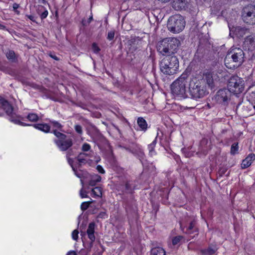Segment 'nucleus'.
Wrapping results in <instances>:
<instances>
[{
	"instance_id": "1",
	"label": "nucleus",
	"mask_w": 255,
	"mask_h": 255,
	"mask_svg": "<svg viewBox=\"0 0 255 255\" xmlns=\"http://www.w3.org/2000/svg\"><path fill=\"white\" fill-rule=\"evenodd\" d=\"M215 86L213 74L210 72L204 73L200 78H193L189 83V92L191 97L195 100L208 94L207 87L211 89Z\"/></svg>"
},
{
	"instance_id": "2",
	"label": "nucleus",
	"mask_w": 255,
	"mask_h": 255,
	"mask_svg": "<svg viewBox=\"0 0 255 255\" xmlns=\"http://www.w3.org/2000/svg\"><path fill=\"white\" fill-rule=\"evenodd\" d=\"M180 44V41L174 37H168L159 41L156 44L157 51L162 55L174 56Z\"/></svg>"
},
{
	"instance_id": "3",
	"label": "nucleus",
	"mask_w": 255,
	"mask_h": 255,
	"mask_svg": "<svg viewBox=\"0 0 255 255\" xmlns=\"http://www.w3.org/2000/svg\"><path fill=\"white\" fill-rule=\"evenodd\" d=\"M244 61V52L240 48H231L224 58V64L229 69L235 68L241 65Z\"/></svg>"
},
{
	"instance_id": "4",
	"label": "nucleus",
	"mask_w": 255,
	"mask_h": 255,
	"mask_svg": "<svg viewBox=\"0 0 255 255\" xmlns=\"http://www.w3.org/2000/svg\"><path fill=\"white\" fill-rule=\"evenodd\" d=\"M159 67L160 71L164 75H173L179 68L178 59L175 55H167L160 61Z\"/></svg>"
},
{
	"instance_id": "5",
	"label": "nucleus",
	"mask_w": 255,
	"mask_h": 255,
	"mask_svg": "<svg viewBox=\"0 0 255 255\" xmlns=\"http://www.w3.org/2000/svg\"><path fill=\"white\" fill-rule=\"evenodd\" d=\"M188 75L183 73L171 85L172 93L179 97L186 98L188 97L186 85L188 83Z\"/></svg>"
},
{
	"instance_id": "6",
	"label": "nucleus",
	"mask_w": 255,
	"mask_h": 255,
	"mask_svg": "<svg viewBox=\"0 0 255 255\" xmlns=\"http://www.w3.org/2000/svg\"><path fill=\"white\" fill-rule=\"evenodd\" d=\"M167 26L170 31L173 33H179L184 28L185 21L181 15H174L169 18Z\"/></svg>"
},
{
	"instance_id": "7",
	"label": "nucleus",
	"mask_w": 255,
	"mask_h": 255,
	"mask_svg": "<svg viewBox=\"0 0 255 255\" xmlns=\"http://www.w3.org/2000/svg\"><path fill=\"white\" fill-rule=\"evenodd\" d=\"M227 88L234 95L240 94L244 91V81L238 76H232L228 80Z\"/></svg>"
},
{
	"instance_id": "8",
	"label": "nucleus",
	"mask_w": 255,
	"mask_h": 255,
	"mask_svg": "<svg viewBox=\"0 0 255 255\" xmlns=\"http://www.w3.org/2000/svg\"><path fill=\"white\" fill-rule=\"evenodd\" d=\"M53 132L57 137L54 141L61 150L66 151L72 146L73 141L71 138L57 130H54Z\"/></svg>"
},
{
	"instance_id": "9",
	"label": "nucleus",
	"mask_w": 255,
	"mask_h": 255,
	"mask_svg": "<svg viewBox=\"0 0 255 255\" xmlns=\"http://www.w3.org/2000/svg\"><path fill=\"white\" fill-rule=\"evenodd\" d=\"M242 19L247 24H255V5L250 4L245 6L242 11Z\"/></svg>"
},
{
	"instance_id": "10",
	"label": "nucleus",
	"mask_w": 255,
	"mask_h": 255,
	"mask_svg": "<svg viewBox=\"0 0 255 255\" xmlns=\"http://www.w3.org/2000/svg\"><path fill=\"white\" fill-rule=\"evenodd\" d=\"M186 225L185 227L186 228L185 233L188 234H195L192 236V238L195 237L196 235H198V229L196 226V221L194 217H189L186 220Z\"/></svg>"
},
{
	"instance_id": "11",
	"label": "nucleus",
	"mask_w": 255,
	"mask_h": 255,
	"mask_svg": "<svg viewBox=\"0 0 255 255\" xmlns=\"http://www.w3.org/2000/svg\"><path fill=\"white\" fill-rule=\"evenodd\" d=\"M230 29V36L232 37H234V35H232V32L233 34L235 35L237 37L240 38L243 37L245 35L250 33L249 29L245 27L237 26L235 28L233 27L231 28L229 26Z\"/></svg>"
},
{
	"instance_id": "12",
	"label": "nucleus",
	"mask_w": 255,
	"mask_h": 255,
	"mask_svg": "<svg viewBox=\"0 0 255 255\" xmlns=\"http://www.w3.org/2000/svg\"><path fill=\"white\" fill-rule=\"evenodd\" d=\"M211 149V141H209L207 138H203L200 142L198 153H200L205 155Z\"/></svg>"
},
{
	"instance_id": "13",
	"label": "nucleus",
	"mask_w": 255,
	"mask_h": 255,
	"mask_svg": "<svg viewBox=\"0 0 255 255\" xmlns=\"http://www.w3.org/2000/svg\"><path fill=\"white\" fill-rule=\"evenodd\" d=\"M126 150L131 152L140 158H143L144 155L143 152L140 147L136 144L132 143L129 147H124Z\"/></svg>"
},
{
	"instance_id": "14",
	"label": "nucleus",
	"mask_w": 255,
	"mask_h": 255,
	"mask_svg": "<svg viewBox=\"0 0 255 255\" xmlns=\"http://www.w3.org/2000/svg\"><path fill=\"white\" fill-rule=\"evenodd\" d=\"M255 38L252 35L248 36L244 41L243 48L245 50L249 51H254L255 50Z\"/></svg>"
},
{
	"instance_id": "15",
	"label": "nucleus",
	"mask_w": 255,
	"mask_h": 255,
	"mask_svg": "<svg viewBox=\"0 0 255 255\" xmlns=\"http://www.w3.org/2000/svg\"><path fill=\"white\" fill-rule=\"evenodd\" d=\"M188 3V0H173L172 4L173 8L176 10L184 9Z\"/></svg>"
},
{
	"instance_id": "16",
	"label": "nucleus",
	"mask_w": 255,
	"mask_h": 255,
	"mask_svg": "<svg viewBox=\"0 0 255 255\" xmlns=\"http://www.w3.org/2000/svg\"><path fill=\"white\" fill-rule=\"evenodd\" d=\"M95 226V223L94 222H91L89 224L88 228L87 230L88 238L91 241V246H92L93 243L95 240V236L94 235Z\"/></svg>"
},
{
	"instance_id": "17",
	"label": "nucleus",
	"mask_w": 255,
	"mask_h": 255,
	"mask_svg": "<svg viewBox=\"0 0 255 255\" xmlns=\"http://www.w3.org/2000/svg\"><path fill=\"white\" fill-rule=\"evenodd\" d=\"M217 251V248L214 246H209L207 248L201 249L199 254L201 255H213Z\"/></svg>"
},
{
	"instance_id": "18",
	"label": "nucleus",
	"mask_w": 255,
	"mask_h": 255,
	"mask_svg": "<svg viewBox=\"0 0 255 255\" xmlns=\"http://www.w3.org/2000/svg\"><path fill=\"white\" fill-rule=\"evenodd\" d=\"M255 159V154L254 153H250L245 159L242 161L241 167L242 168H246L249 167L252 161Z\"/></svg>"
},
{
	"instance_id": "19",
	"label": "nucleus",
	"mask_w": 255,
	"mask_h": 255,
	"mask_svg": "<svg viewBox=\"0 0 255 255\" xmlns=\"http://www.w3.org/2000/svg\"><path fill=\"white\" fill-rule=\"evenodd\" d=\"M1 107L8 115H10L13 112V107L7 100H2L1 102Z\"/></svg>"
},
{
	"instance_id": "20",
	"label": "nucleus",
	"mask_w": 255,
	"mask_h": 255,
	"mask_svg": "<svg viewBox=\"0 0 255 255\" xmlns=\"http://www.w3.org/2000/svg\"><path fill=\"white\" fill-rule=\"evenodd\" d=\"M141 42L138 38L131 39L128 41L129 45L130 46L129 49L132 51H135L139 48Z\"/></svg>"
},
{
	"instance_id": "21",
	"label": "nucleus",
	"mask_w": 255,
	"mask_h": 255,
	"mask_svg": "<svg viewBox=\"0 0 255 255\" xmlns=\"http://www.w3.org/2000/svg\"><path fill=\"white\" fill-rule=\"evenodd\" d=\"M151 255H165V250L161 247L152 248L150 251Z\"/></svg>"
},
{
	"instance_id": "22",
	"label": "nucleus",
	"mask_w": 255,
	"mask_h": 255,
	"mask_svg": "<svg viewBox=\"0 0 255 255\" xmlns=\"http://www.w3.org/2000/svg\"><path fill=\"white\" fill-rule=\"evenodd\" d=\"M37 12L38 14L40 15L41 19L45 18L48 13V11L46 10L43 6L41 5H38Z\"/></svg>"
},
{
	"instance_id": "23",
	"label": "nucleus",
	"mask_w": 255,
	"mask_h": 255,
	"mask_svg": "<svg viewBox=\"0 0 255 255\" xmlns=\"http://www.w3.org/2000/svg\"><path fill=\"white\" fill-rule=\"evenodd\" d=\"M137 124L140 128L145 131L147 128V124L146 121L141 117H139L137 119Z\"/></svg>"
},
{
	"instance_id": "24",
	"label": "nucleus",
	"mask_w": 255,
	"mask_h": 255,
	"mask_svg": "<svg viewBox=\"0 0 255 255\" xmlns=\"http://www.w3.org/2000/svg\"><path fill=\"white\" fill-rule=\"evenodd\" d=\"M34 127L39 130H41L45 132H48L50 130V127L47 124H35Z\"/></svg>"
},
{
	"instance_id": "25",
	"label": "nucleus",
	"mask_w": 255,
	"mask_h": 255,
	"mask_svg": "<svg viewBox=\"0 0 255 255\" xmlns=\"http://www.w3.org/2000/svg\"><path fill=\"white\" fill-rule=\"evenodd\" d=\"M101 177L98 174L93 176L89 182V185L91 186H94L96 185L97 183L101 181Z\"/></svg>"
},
{
	"instance_id": "26",
	"label": "nucleus",
	"mask_w": 255,
	"mask_h": 255,
	"mask_svg": "<svg viewBox=\"0 0 255 255\" xmlns=\"http://www.w3.org/2000/svg\"><path fill=\"white\" fill-rule=\"evenodd\" d=\"M87 156V154L84 153H80L77 157V159L79 162V166H81V164L85 163L86 159V157Z\"/></svg>"
},
{
	"instance_id": "27",
	"label": "nucleus",
	"mask_w": 255,
	"mask_h": 255,
	"mask_svg": "<svg viewBox=\"0 0 255 255\" xmlns=\"http://www.w3.org/2000/svg\"><path fill=\"white\" fill-rule=\"evenodd\" d=\"M92 194L94 196L101 197L102 196V188L100 187H96L92 190Z\"/></svg>"
},
{
	"instance_id": "28",
	"label": "nucleus",
	"mask_w": 255,
	"mask_h": 255,
	"mask_svg": "<svg viewBox=\"0 0 255 255\" xmlns=\"http://www.w3.org/2000/svg\"><path fill=\"white\" fill-rule=\"evenodd\" d=\"M223 91L222 89L219 90L217 94L215 96V100L220 103H222L223 101V96L222 95Z\"/></svg>"
},
{
	"instance_id": "29",
	"label": "nucleus",
	"mask_w": 255,
	"mask_h": 255,
	"mask_svg": "<svg viewBox=\"0 0 255 255\" xmlns=\"http://www.w3.org/2000/svg\"><path fill=\"white\" fill-rule=\"evenodd\" d=\"M239 149L238 143L234 142L231 146L230 153L232 155H235L238 153Z\"/></svg>"
},
{
	"instance_id": "30",
	"label": "nucleus",
	"mask_w": 255,
	"mask_h": 255,
	"mask_svg": "<svg viewBox=\"0 0 255 255\" xmlns=\"http://www.w3.org/2000/svg\"><path fill=\"white\" fill-rule=\"evenodd\" d=\"M6 57L8 60L14 61L15 59V53L13 50H9L6 53Z\"/></svg>"
},
{
	"instance_id": "31",
	"label": "nucleus",
	"mask_w": 255,
	"mask_h": 255,
	"mask_svg": "<svg viewBox=\"0 0 255 255\" xmlns=\"http://www.w3.org/2000/svg\"><path fill=\"white\" fill-rule=\"evenodd\" d=\"M93 202V201L91 199V201L89 202H85L82 203L81 205V209L83 211L86 210L90 205Z\"/></svg>"
},
{
	"instance_id": "32",
	"label": "nucleus",
	"mask_w": 255,
	"mask_h": 255,
	"mask_svg": "<svg viewBox=\"0 0 255 255\" xmlns=\"http://www.w3.org/2000/svg\"><path fill=\"white\" fill-rule=\"evenodd\" d=\"M27 118L31 122H35L38 121V117L35 114H29L28 115Z\"/></svg>"
},
{
	"instance_id": "33",
	"label": "nucleus",
	"mask_w": 255,
	"mask_h": 255,
	"mask_svg": "<svg viewBox=\"0 0 255 255\" xmlns=\"http://www.w3.org/2000/svg\"><path fill=\"white\" fill-rule=\"evenodd\" d=\"M183 239V237L181 236H178L174 237L172 240V244L173 245H177L180 241Z\"/></svg>"
},
{
	"instance_id": "34",
	"label": "nucleus",
	"mask_w": 255,
	"mask_h": 255,
	"mask_svg": "<svg viewBox=\"0 0 255 255\" xmlns=\"http://www.w3.org/2000/svg\"><path fill=\"white\" fill-rule=\"evenodd\" d=\"M92 48L94 52L95 53H98L101 50L100 48L96 43H93L92 44Z\"/></svg>"
},
{
	"instance_id": "35",
	"label": "nucleus",
	"mask_w": 255,
	"mask_h": 255,
	"mask_svg": "<svg viewBox=\"0 0 255 255\" xmlns=\"http://www.w3.org/2000/svg\"><path fill=\"white\" fill-rule=\"evenodd\" d=\"M115 36V31L111 30L108 33L107 39L109 40H112L114 39Z\"/></svg>"
},
{
	"instance_id": "36",
	"label": "nucleus",
	"mask_w": 255,
	"mask_h": 255,
	"mask_svg": "<svg viewBox=\"0 0 255 255\" xmlns=\"http://www.w3.org/2000/svg\"><path fill=\"white\" fill-rule=\"evenodd\" d=\"M79 231L77 230H74L72 233V236L73 240L77 241L78 239Z\"/></svg>"
},
{
	"instance_id": "37",
	"label": "nucleus",
	"mask_w": 255,
	"mask_h": 255,
	"mask_svg": "<svg viewBox=\"0 0 255 255\" xmlns=\"http://www.w3.org/2000/svg\"><path fill=\"white\" fill-rule=\"evenodd\" d=\"M51 123L53 125V127L55 128H58L60 129H61L62 128V126L58 122L51 121Z\"/></svg>"
},
{
	"instance_id": "38",
	"label": "nucleus",
	"mask_w": 255,
	"mask_h": 255,
	"mask_svg": "<svg viewBox=\"0 0 255 255\" xmlns=\"http://www.w3.org/2000/svg\"><path fill=\"white\" fill-rule=\"evenodd\" d=\"M80 196L81 198H88L89 196L87 195V192L86 191L84 190L82 188L80 192Z\"/></svg>"
},
{
	"instance_id": "39",
	"label": "nucleus",
	"mask_w": 255,
	"mask_h": 255,
	"mask_svg": "<svg viewBox=\"0 0 255 255\" xmlns=\"http://www.w3.org/2000/svg\"><path fill=\"white\" fill-rule=\"evenodd\" d=\"M126 189L128 192H131L132 191L131 185L130 184L129 181H127L125 185Z\"/></svg>"
},
{
	"instance_id": "40",
	"label": "nucleus",
	"mask_w": 255,
	"mask_h": 255,
	"mask_svg": "<svg viewBox=\"0 0 255 255\" xmlns=\"http://www.w3.org/2000/svg\"><path fill=\"white\" fill-rule=\"evenodd\" d=\"M90 145L88 143H84L82 146V150L84 151H87L90 149Z\"/></svg>"
},
{
	"instance_id": "41",
	"label": "nucleus",
	"mask_w": 255,
	"mask_h": 255,
	"mask_svg": "<svg viewBox=\"0 0 255 255\" xmlns=\"http://www.w3.org/2000/svg\"><path fill=\"white\" fill-rule=\"evenodd\" d=\"M156 141H153L151 144L148 145V149L149 150V152L151 153L153 151Z\"/></svg>"
},
{
	"instance_id": "42",
	"label": "nucleus",
	"mask_w": 255,
	"mask_h": 255,
	"mask_svg": "<svg viewBox=\"0 0 255 255\" xmlns=\"http://www.w3.org/2000/svg\"><path fill=\"white\" fill-rule=\"evenodd\" d=\"M76 131L79 134H81L82 132V127L80 125H76L75 127Z\"/></svg>"
},
{
	"instance_id": "43",
	"label": "nucleus",
	"mask_w": 255,
	"mask_h": 255,
	"mask_svg": "<svg viewBox=\"0 0 255 255\" xmlns=\"http://www.w3.org/2000/svg\"><path fill=\"white\" fill-rule=\"evenodd\" d=\"M72 169L73 170V171H74L75 172V175L79 178H82V173H79L76 169V168L74 167V166H72Z\"/></svg>"
},
{
	"instance_id": "44",
	"label": "nucleus",
	"mask_w": 255,
	"mask_h": 255,
	"mask_svg": "<svg viewBox=\"0 0 255 255\" xmlns=\"http://www.w3.org/2000/svg\"><path fill=\"white\" fill-rule=\"evenodd\" d=\"M97 169L101 173L104 174L105 172L103 168L102 167V166H101L100 165H99L97 166Z\"/></svg>"
},
{
	"instance_id": "45",
	"label": "nucleus",
	"mask_w": 255,
	"mask_h": 255,
	"mask_svg": "<svg viewBox=\"0 0 255 255\" xmlns=\"http://www.w3.org/2000/svg\"><path fill=\"white\" fill-rule=\"evenodd\" d=\"M26 16L33 22H36L34 16L32 15H26Z\"/></svg>"
},
{
	"instance_id": "46",
	"label": "nucleus",
	"mask_w": 255,
	"mask_h": 255,
	"mask_svg": "<svg viewBox=\"0 0 255 255\" xmlns=\"http://www.w3.org/2000/svg\"><path fill=\"white\" fill-rule=\"evenodd\" d=\"M14 123H16V124H18L20 125H22V126H28L29 125H27V124H26L22 122H20V121L19 120H15L14 121Z\"/></svg>"
},
{
	"instance_id": "47",
	"label": "nucleus",
	"mask_w": 255,
	"mask_h": 255,
	"mask_svg": "<svg viewBox=\"0 0 255 255\" xmlns=\"http://www.w3.org/2000/svg\"><path fill=\"white\" fill-rule=\"evenodd\" d=\"M67 159H68V163H69V164L72 167V166H73V162H74L72 158H70V157H67Z\"/></svg>"
},
{
	"instance_id": "48",
	"label": "nucleus",
	"mask_w": 255,
	"mask_h": 255,
	"mask_svg": "<svg viewBox=\"0 0 255 255\" xmlns=\"http://www.w3.org/2000/svg\"><path fill=\"white\" fill-rule=\"evenodd\" d=\"M73 151L71 150H70L67 151V157H69L70 156H71L73 154Z\"/></svg>"
},
{
	"instance_id": "49",
	"label": "nucleus",
	"mask_w": 255,
	"mask_h": 255,
	"mask_svg": "<svg viewBox=\"0 0 255 255\" xmlns=\"http://www.w3.org/2000/svg\"><path fill=\"white\" fill-rule=\"evenodd\" d=\"M12 7L14 10H16L19 7V4H17L16 3H14L13 4Z\"/></svg>"
},
{
	"instance_id": "50",
	"label": "nucleus",
	"mask_w": 255,
	"mask_h": 255,
	"mask_svg": "<svg viewBox=\"0 0 255 255\" xmlns=\"http://www.w3.org/2000/svg\"><path fill=\"white\" fill-rule=\"evenodd\" d=\"M223 172V171H219V175H218V178H217V180L218 181H219L220 180V179L222 178V174Z\"/></svg>"
},
{
	"instance_id": "51",
	"label": "nucleus",
	"mask_w": 255,
	"mask_h": 255,
	"mask_svg": "<svg viewBox=\"0 0 255 255\" xmlns=\"http://www.w3.org/2000/svg\"><path fill=\"white\" fill-rule=\"evenodd\" d=\"M67 255H77L76 253L74 251H70L68 253Z\"/></svg>"
},
{
	"instance_id": "52",
	"label": "nucleus",
	"mask_w": 255,
	"mask_h": 255,
	"mask_svg": "<svg viewBox=\"0 0 255 255\" xmlns=\"http://www.w3.org/2000/svg\"><path fill=\"white\" fill-rule=\"evenodd\" d=\"M50 56H51V57H52L54 59H55L56 60H59V59L57 58V57L56 56H55V55H50Z\"/></svg>"
},
{
	"instance_id": "53",
	"label": "nucleus",
	"mask_w": 255,
	"mask_h": 255,
	"mask_svg": "<svg viewBox=\"0 0 255 255\" xmlns=\"http://www.w3.org/2000/svg\"><path fill=\"white\" fill-rule=\"evenodd\" d=\"M92 20H93V17H92V16H91L88 19V24H89Z\"/></svg>"
},
{
	"instance_id": "54",
	"label": "nucleus",
	"mask_w": 255,
	"mask_h": 255,
	"mask_svg": "<svg viewBox=\"0 0 255 255\" xmlns=\"http://www.w3.org/2000/svg\"><path fill=\"white\" fill-rule=\"evenodd\" d=\"M0 28L1 29H4L5 28V26L4 25L0 24Z\"/></svg>"
},
{
	"instance_id": "55",
	"label": "nucleus",
	"mask_w": 255,
	"mask_h": 255,
	"mask_svg": "<svg viewBox=\"0 0 255 255\" xmlns=\"http://www.w3.org/2000/svg\"><path fill=\"white\" fill-rule=\"evenodd\" d=\"M159 1H160L161 2H166L168 1L169 0H158Z\"/></svg>"
},
{
	"instance_id": "56",
	"label": "nucleus",
	"mask_w": 255,
	"mask_h": 255,
	"mask_svg": "<svg viewBox=\"0 0 255 255\" xmlns=\"http://www.w3.org/2000/svg\"><path fill=\"white\" fill-rule=\"evenodd\" d=\"M227 100V97H225L224 96V102Z\"/></svg>"
},
{
	"instance_id": "57",
	"label": "nucleus",
	"mask_w": 255,
	"mask_h": 255,
	"mask_svg": "<svg viewBox=\"0 0 255 255\" xmlns=\"http://www.w3.org/2000/svg\"><path fill=\"white\" fill-rule=\"evenodd\" d=\"M81 182L82 185L83 186V185H84L83 181L82 180H81Z\"/></svg>"
},
{
	"instance_id": "58",
	"label": "nucleus",
	"mask_w": 255,
	"mask_h": 255,
	"mask_svg": "<svg viewBox=\"0 0 255 255\" xmlns=\"http://www.w3.org/2000/svg\"><path fill=\"white\" fill-rule=\"evenodd\" d=\"M42 0V2L43 3H45L46 2V0Z\"/></svg>"
},
{
	"instance_id": "59",
	"label": "nucleus",
	"mask_w": 255,
	"mask_h": 255,
	"mask_svg": "<svg viewBox=\"0 0 255 255\" xmlns=\"http://www.w3.org/2000/svg\"><path fill=\"white\" fill-rule=\"evenodd\" d=\"M227 0V1H230V2H232V1L233 0Z\"/></svg>"
},
{
	"instance_id": "60",
	"label": "nucleus",
	"mask_w": 255,
	"mask_h": 255,
	"mask_svg": "<svg viewBox=\"0 0 255 255\" xmlns=\"http://www.w3.org/2000/svg\"><path fill=\"white\" fill-rule=\"evenodd\" d=\"M180 227L182 228V225L181 223H180Z\"/></svg>"
},
{
	"instance_id": "61",
	"label": "nucleus",
	"mask_w": 255,
	"mask_h": 255,
	"mask_svg": "<svg viewBox=\"0 0 255 255\" xmlns=\"http://www.w3.org/2000/svg\"><path fill=\"white\" fill-rule=\"evenodd\" d=\"M223 12V10H222V11H221V15H222Z\"/></svg>"
},
{
	"instance_id": "62",
	"label": "nucleus",
	"mask_w": 255,
	"mask_h": 255,
	"mask_svg": "<svg viewBox=\"0 0 255 255\" xmlns=\"http://www.w3.org/2000/svg\"><path fill=\"white\" fill-rule=\"evenodd\" d=\"M1 100L2 101V100H1V97L0 96V101H1Z\"/></svg>"
},
{
	"instance_id": "63",
	"label": "nucleus",
	"mask_w": 255,
	"mask_h": 255,
	"mask_svg": "<svg viewBox=\"0 0 255 255\" xmlns=\"http://www.w3.org/2000/svg\"><path fill=\"white\" fill-rule=\"evenodd\" d=\"M254 108L255 110V105L254 106Z\"/></svg>"
},
{
	"instance_id": "64",
	"label": "nucleus",
	"mask_w": 255,
	"mask_h": 255,
	"mask_svg": "<svg viewBox=\"0 0 255 255\" xmlns=\"http://www.w3.org/2000/svg\"><path fill=\"white\" fill-rule=\"evenodd\" d=\"M1 116V115L0 114V116Z\"/></svg>"
}]
</instances>
